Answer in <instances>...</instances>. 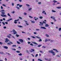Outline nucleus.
Listing matches in <instances>:
<instances>
[{
    "mask_svg": "<svg viewBox=\"0 0 61 61\" xmlns=\"http://www.w3.org/2000/svg\"><path fill=\"white\" fill-rule=\"evenodd\" d=\"M49 53L52 54L53 56L55 55H56V54H55V52H53V50H52L51 51H49Z\"/></svg>",
    "mask_w": 61,
    "mask_h": 61,
    "instance_id": "obj_1",
    "label": "nucleus"
},
{
    "mask_svg": "<svg viewBox=\"0 0 61 61\" xmlns=\"http://www.w3.org/2000/svg\"><path fill=\"white\" fill-rule=\"evenodd\" d=\"M8 41H9V40H8V39L7 38H6L5 41V43H7V42H8Z\"/></svg>",
    "mask_w": 61,
    "mask_h": 61,
    "instance_id": "obj_2",
    "label": "nucleus"
},
{
    "mask_svg": "<svg viewBox=\"0 0 61 61\" xmlns=\"http://www.w3.org/2000/svg\"><path fill=\"white\" fill-rule=\"evenodd\" d=\"M13 34H17V33H16V32L15 31V30H13Z\"/></svg>",
    "mask_w": 61,
    "mask_h": 61,
    "instance_id": "obj_3",
    "label": "nucleus"
},
{
    "mask_svg": "<svg viewBox=\"0 0 61 61\" xmlns=\"http://www.w3.org/2000/svg\"><path fill=\"white\" fill-rule=\"evenodd\" d=\"M19 41L21 43H22V42H24V41L23 39H20L19 40Z\"/></svg>",
    "mask_w": 61,
    "mask_h": 61,
    "instance_id": "obj_4",
    "label": "nucleus"
},
{
    "mask_svg": "<svg viewBox=\"0 0 61 61\" xmlns=\"http://www.w3.org/2000/svg\"><path fill=\"white\" fill-rule=\"evenodd\" d=\"M43 23H42L41 22H40V24H46V22H45V21H43Z\"/></svg>",
    "mask_w": 61,
    "mask_h": 61,
    "instance_id": "obj_5",
    "label": "nucleus"
},
{
    "mask_svg": "<svg viewBox=\"0 0 61 61\" xmlns=\"http://www.w3.org/2000/svg\"><path fill=\"white\" fill-rule=\"evenodd\" d=\"M1 16H2L3 17H6V15H1Z\"/></svg>",
    "mask_w": 61,
    "mask_h": 61,
    "instance_id": "obj_6",
    "label": "nucleus"
},
{
    "mask_svg": "<svg viewBox=\"0 0 61 61\" xmlns=\"http://www.w3.org/2000/svg\"><path fill=\"white\" fill-rule=\"evenodd\" d=\"M50 40L49 39H45V42H47V41H50Z\"/></svg>",
    "mask_w": 61,
    "mask_h": 61,
    "instance_id": "obj_7",
    "label": "nucleus"
},
{
    "mask_svg": "<svg viewBox=\"0 0 61 61\" xmlns=\"http://www.w3.org/2000/svg\"><path fill=\"white\" fill-rule=\"evenodd\" d=\"M44 14H45V15H46V13L45 12V11L44 10L42 12V14H44Z\"/></svg>",
    "mask_w": 61,
    "mask_h": 61,
    "instance_id": "obj_8",
    "label": "nucleus"
},
{
    "mask_svg": "<svg viewBox=\"0 0 61 61\" xmlns=\"http://www.w3.org/2000/svg\"><path fill=\"white\" fill-rule=\"evenodd\" d=\"M49 25H48V24H46L45 27H48L49 26Z\"/></svg>",
    "mask_w": 61,
    "mask_h": 61,
    "instance_id": "obj_9",
    "label": "nucleus"
},
{
    "mask_svg": "<svg viewBox=\"0 0 61 61\" xmlns=\"http://www.w3.org/2000/svg\"><path fill=\"white\" fill-rule=\"evenodd\" d=\"M4 48L5 49H8V47L7 46H4Z\"/></svg>",
    "mask_w": 61,
    "mask_h": 61,
    "instance_id": "obj_10",
    "label": "nucleus"
},
{
    "mask_svg": "<svg viewBox=\"0 0 61 61\" xmlns=\"http://www.w3.org/2000/svg\"><path fill=\"white\" fill-rule=\"evenodd\" d=\"M53 50H56V52L57 53H58V51H57V50L56 49H53Z\"/></svg>",
    "mask_w": 61,
    "mask_h": 61,
    "instance_id": "obj_11",
    "label": "nucleus"
},
{
    "mask_svg": "<svg viewBox=\"0 0 61 61\" xmlns=\"http://www.w3.org/2000/svg\"><path fill=\"white\" fill-rule=\"evenodd\" d=\"M16 52L17 53H20L21 52L20 51H16Z\"/></svg>",
    "mask_w": 61,
    "mask_h": 61,
    "instance_id": "obj_12",
    "label": "nucleus"
},
{
    "mask_svg": "<svg viewBox=\"0 0 61 61\" xmlns=\"http://www.w3.org/2000/svg\"><path fill=\"white\" fill-rule=\"evenodd\" d=\"M41 28H43V29H46V28L45 27H41Z\"/></svg>",
    "mask_w": 61,
    "mask_h": 61,
    "instance_id": "obj_13",
    "label": "nucleus"
},
{
    "mask_svg": "<svg viewBox=\"0 0 61 61\" xmlns=\"http://www.w3.org/2000/svg\"><path fill=\"white\" fill-rule=\"evenodd\" d=\"M53 2H54L55 3L57 2V1H56L55 0H53Z\"/></svg>",
    "mask_w": 61,
    "mask_h": 61,
    "instance_id": "obj_14",
    "label": "nucleus"
},
{
    "mask_svg": "<svg viewBox=\"0 0 61 61\" xmlns=\"http://www.w3.org/2000/svg\"><path fill=\"white\" fill-rule=\"evenodd\" d=\"M57 8H58V9H61V6H59V7H57Z\"/></svg>",
    "mask_w": 61,
    "mask_h": 61,
    "instance_id": "obj_15",
    "label": "nucleus"
},
{
    "mask_svg": "<svg viewBox=\"0 0 61 61\" xmlns=\"http://www.w3.org/2000/svg\"><path fill=\"white\" fill-rule=\"evenodd\" d=\"M53 19L54 20V22H56V20L55 18V17H54V18H53Z\"/></svg>",
    "mask_w": 61,
    "mask_h": 61,
    "instance_id": "obj_16",
    "label": "nucleus"
},
{
    "mask_svg": "<svg viewBox=\"0 0 61 61\" xmlns=\"http://www.w3.org/2000/svg\"><path fill=\"white\" fill-rule=\"evenodd\" d=\"M34 44H35L36 45H38V44H37V43L36 42H34L33 43Z\"/></svg>",
    "mask_w": 61,
    "mask_h": 61,
    "instance_id": "obj_17",
    "label": "nucleus"
},
{
    "mask_svg": "<svg viewBox=\"0 0 61 61\" xmlns=\"http://www.w3.org/2000/svg\"><path fill=\"white\" fill-rule=\"evenodd\" d=\"M19 19H18V20H15V22H16L17 21H19Z\"/></svg>",
    "mask_w": 61,
    "mask_h": 61,
    "instance_id": "obj_18",
    "label": "nucleus"
},
{
    "mask_svg": "<svg viewBox=\"0 0 61 61\" xmlns=\"http://www.w3.org/2000/svg\"><path fill=\"white\" fill-rule=\"evenodd\" d=\"M46 36L47 37H49V36L47 34H46Z\"/></svg>",
    "mask_w": 61,
    "mask_h": 61,
    "instance_id": "obj_19",
    "label": "nucleus"
},
{
    "mask_svg": "<svg viewBox=\"0 0 61 61\" xmlns=\"http://www.w3.org/2000/svg\"><path fill=\"white\" fill-rule=\"evenodd\" d=\"M17 44H20V42L18 41H17Z\"/></svg>",
    "mask_w": 61,
    "mask_h": 61,
    "instance_id": "obj_20",
    "label": "nucleus"
},
{
    "mask_svg": "<svg viewBox=\"0 0 61 61\" xmlns=\"http://www.w3.org/2000/svg\"><path fill=\"white\" fill-rule=\"evenodd\" d=\"M17 26H18V27H22L21 26H20V25H17Z\"/></svg>",
    "mask_w": 61,
    "mask_h": 61,
    "instance_id": "obj_21",
    "label": "nucleus"
},
{
    "mask_svg": "<svg viewBox=\"0 0 61 61\" xmlns=\"http://www.w3.org/2000/svg\"><path fill=\"white\" fill-rule=\"evenodd\" d=\"M36 37L37 38H38V39H40V38L38 36H36Z\"/></svg>",
    "mask_w": 61,
    "mask_h": 61,
    "instance_id": "obj_22",
    "label": "nucleus"
},
{
    "mask_svg": "<svg viewBox=\"0 0 61 61\" xmlns=\"http://www.w3.org/2000/svg\"><path fill=\"white\" fill-rule=\"evenodd\" d=\"M16 36L17 37H19V35L18 34H16Z\"/></svg>",
    "mask_w": 61,
    "mask_h": 61,
    "instance_id": "obj_23",
    "label": "nucleus"
},
{
    "mask_svg": "<svg viewBox=\"0 0 61 61\" xmlns=\"http://www.w3.org/2000/svg\"><path fill=\"white\" fill-rule=\"evenodd\" d=\"M18 55H19V56H22V53H20V54H18Z\"/></svg>",
    "mask_w": 61,
    "mask_h": 61,
    "instance_id": "obj_24",
    "label": "nucleus"
},
{
    "mask_svg": "<svg viewBox=\"0 0 61 61\" xmlns=\"http://www.w3.org/2000/svg\"><path fill=\"white\" fill-rule=\"evenodd\" d=\"M7 15L9 16H11V15H10V14H9V13H8Z\"/></svg>",
    "mask_w": 61,
    "mask_h": 61,
    "instance_id": "obj_25",
    "label": "nucleus"
},
{
    "mask_svg": "<svg viewBox=\"0 0 61 61\" xmlns=\"http://www.w3.org/2000/svg\"><path fill=\"white\" fill-rule=\"evenodd\" d=\"M40 19H42V18H43V17H42V16H40Z\"/></svg>",
    "mask_w": 61,
    "mask_h": 61,
    "instance_id": "obj_26",
    "label": "nucleus"
},
{
    "mask_svg": "<svg viewBox=\"0 0 61 61\" xmlns=\"http://www.w3.org/2000/svg\"><path fill=\"white\" fill-rule=\"evenodd\" d=\"M31 50L33 51V52L35 51V50L33 49H31Z\"/></svg>",
    "mask_w": 61,
    "mask_h": 61,
    "instance_id": "obj_27",
    "label": "nucleus"
},
{
    "mask_svg": "<svg viewBox=\"0 0 61 61\" xmlns=\"http://www.w3.org/2000/svg\"><path fill=\"white\" fill-rule=\"evenodd\" d=\"M2 23L3 24V25H5V22H2Z\"/></svg>",
    "mask_w": 61,
    "mask_h": 61,
    "instance_id": "obj_28",
    "label": "nucleus"
},
{
    "mask_svg": "<svg viewBox=\"0 0 61 61\" xmlns=\"http://www.w3.org/2000/svg\"><path fill=\"white\" fill-rule=\"evenodd\" d=\"M12 46L13 47H15L16 46L15 45H13Z\"/></svg>",
    "mask_w": 61,
    "mask_h": 61,
    "instance_id": "obj_29",
    "label": "nucleus"
},
{
    "mask_svg": "<svg viewBox=\"0 0 61 61\" xmlns=\"http://www.w3.org/2000/svg\"><path fill=\"white\" fill-rule=\"evenodd\" d=\"M41 45H39L38 46V47H40V46H41Z\"/></svg>",
    "mask_w": 61,
    "mask_h": 61,
    "instance_id": "obj_30",
    "label": "nucleus"
},
{
    "mask_svg": "<svg viewBox=\"0 0 61 61\" xmlns=\"http://www.w3.org/2000/svg\"><path fill=\"white\" fill-rule=\"evenodd\" d=\"M52 12H56V11L54 10H52Z\"/></svg>",
    "mask_w": 61,
    "mask_h": 61,
    "instance_id": "obj_31",
    "label": "nucleus"
},
{
    "mask_svg": "<svg viewBox=\"0 0 61 61\" xmlns=\"http://www.w3.org/2000/svg\"><path fill=\"white\" fill-rule=\"evenodd\" d=\"M31 37L32 38H36V37H34V36H31Z\"/></svg>",
    "mask_w": 61,
    "mask_h": 61,
    "instance_id": "obj_32",
    "label": "nucleus"
},
{
    "mask_svg": "<svg viewBox=\"0 0 61 61\" xmlns=\"http://www.w3.org/2000/svg\"><path fill=\"white\" fill-rule=\"evenodd\" d=\"M31 9H32V8H29V11H30V10H31Z\"/></svg>",
    "mask_w": 61,
    "mask_h": 61,
    "instance_id": "obj_33",
    "label": "nucleus"
},
{
    "mask_svg": "<svg viewBox=\"0 0 61 61\" xmlns=\"http://www.w3.org/2000/svg\"><path fill=\"white\" fill-rule=\"evenodd\" d=\"M19 6L20 7H22V6H23V5H19Z\"/></svg>",
    "mask_w": 61,
    "mask_h": 61,
    "instance_id": "obj_34",
    "label": "nucleus"
},
{
    "mask_svg": "<svg viewBox=\"0 0 61 61\" xmlns=\"http://www.w3.org/2000/svg\"><path fill=\"white\" fill-rule=\"evenodd\" d=\"M40 53H43L42 51H40Z\"/></svg>",
    "mask_w": 61,
    "mask_h": 61,
    "instance_id": "obj_35",
    "label": "nucleus"
},
{
    "mask_svg": "<svg viewBox=\"0 0 61 61\" xmlns=\"http://www.w3.org/2000/svg\"><path fill=\"white\" fill-rule=\"evenodd\" d=\"M39 41V42H41V41H42V40L41 39H40Z\"/></svg>",
    "mask_w": 61,
    "mask_h": 61,
    "instance_id": "obj_36",
    "label": "nucleus"
},
{
    "mask_svg": "<svg viewBox=\"0 0 61 61\" xmlns=\"http://www.w3.org/2000/svg\"><path fill=\"white\" fill-rule=\"evenodd\" d=\"M42 47V48H46V47L45 46H43Z\"/></svg>",
    "mask_w": 61,
    "mask_h": 61,
    "instance_id": "obj_37",
    "label": "nucleus"
},
{
    "mask_svg": "<svg viewBox=\"0 0 61 61\" xmlns=\"http://www.w3.org/2000/svg\"><path fill=\"white\" fill-rule=\"evenodd\" d=\"M3 28L4 29H5V28H6V27L5 26Z\"/></svg>",
    "mask_w": 61,
    "mask_h": 61,
    "instance_id": "obj_38",
    "label": "nucleus"
},
{
    "mask_svg": "<svg viewBox=\"0 0 61 61\" xmlns=\"http://www.w3.org/2000/svg\"><path fill=\"white\" fill-rule=\"evenodd\" d=\"M31 22L32 23H35V21H32Z\"/></svg>",
    "mask_w": 61,
    "mask_h": 61,
    "instance_id": "obj_39",
    "label": "nucleus"
},
{
    "mask_svg": "<svg viewBox=\"0 0 61 61\" xmlns=\"http://www.w3.org/2000/svg\"><path fill=\"white\" fill-rule=\"evenodd\" d=\"M24 15H27V14L25 12L24 13Z\"/></svg>",
    "mask_w": 61,
    "mask_h": 61,
    "instance_id": "obj_40",
    "label": "nucleus"
},
{
    "mask_svg": "<svg viewBox=\"0 0 61 61\" xmlns=\"http://www.w3.org/2000/svg\"><path fill=\"white\" fill-rule=\"evenodd\" d=\"M61 28H60L59 29V31H61Z\"/></svg>",
    "mask_w": 61,
    "mask_h": 61,
    "instance_id": "obj_41",
    "label": "nucleus"
},
{
    "mask_svg": "<svg viewBox=\"0 0 61 61\" xmlns=\"http://www.w3.org/2000/svg\"><path fill=\"white\" fill-rule=\"evenodd\" d=\"M30 45H31V46H34V45H33V44L32 43H31Z\"/></svg>",
    "mask_w": 61,
    "mask_h": 61,
    "instance_id": "obj_42",
    "label": "nucleus"
},
{
    "mask_svg": "<svg viewBox=\"0 0 61 61\" xmlns=\"http://www.w3.org/2000/svg\"><path fill=\"white\" fill-rule=\"evenodd\" d=\"M7 44L8 45H10L11 44H10V43H7Z\"/></svg>",
    "mask_w": 61,
    "mask_h": 61,
    "instance_id": "obj_43",
    "label": "nucleus"
},
{
    "mask_svg": "<svg viewBox=\"0 0 61 61\" xmlns=\"http://www.w3.org/2000/svg\"><path fill=\"white\" fill-rule=\"evenodd\" d=\"M1 13L2 14H5V12H1Z\"/></svg>",
    "mask_w": 61,
    "mask_h": 61,
    "instance_id": "obj_44",
    "label": "nucleus"
},
{
    "mask_svg": "<svg viewBox=\"0 0 61 61\" xmlns=\"http://www.w3.org/2000/svg\"><path fill=\"white\" fill-rule=\"evenodd\" d=\"M29 17H30V18H33V17L31 16H29Z\"/></svg>",
    "mask_w": 61,
    "mask_h": 61,
    "instance_id": "obj_45",
    "label": "nucleus"
},
{
    "mask_svg": "<svg viewBox=\"0 0 61 61\" xmlns=\"http://www.w3.org/2000/svg\"><path fill=\"white\" fill-rule=\"evenodd\" d=\"M2 5H3V6H5V7H6V6L5 5V4H2Z\"/></svg>",
    "mask_w": 61,
    "mask_h": 61,
    "instance_id": "obj_46",
    "label": "nucleus"
},
{
    "mask_svg": "<svg viewBox=\"0 0 61 61\" xmlns=\"http://www.w3.org/2000/svg\"><path fill=\"white\" fill-rule=\"evenodd\" d=\"M10 21V19L9 20H7V22H9Z\"/></svg>",
    "mask_w": 61,
    "mask_h": 61,
    "instance_id": "obj_47",
    "label": "nucleus"
},
{
    "mask_svg": "<svg viewBox=\"0 0 61 61\" xmlns=\"http://www.w3.org/2000/svg\"><path fill=\"white\" fill-rule=\"evenodd\" d=\"M26 5H27V6H30L28 4H26Z\"/></svg>",
    "mask_w": 61,
    "mask_h": 61,
    "instance_id": "obj_48",
    "label": "nucleus"
},
{
    "mask_svg": "<svg viewBox=\"0 0 61 61\" xmlns=\"http://www.w3.org/2000/svg\"><path fill=\"white\" fill-rule=\"evenodd\" d=\"M38 56V54H37L36 55V56H35V57L37 56Z\"/></svg>",
    "mask_w": 61,
    "mask_h": 61,
    "instance_id": "obj_49",
    "label": "nucleus"
},
{
    "mask_svg": "<svg viewBox=\"0 0 61 61\" xmlns=\"http://www.w3.org/2000/svg\"><path fill=\"white\" fill-rule=\"evenodd\" d=\"M14 23H15V24H17V22H16V21H14Z\"/></svg>",
    "mask_w": 61,
    "mask_h": 61,
    "instance_id": "obj_50",
    "label": "nucleus"
},
{
    "mask_svg": "<svg viewBox=\"0 0 61 61\" xmlns=\"http://www.w3.org/2000/svg\"><path fill=\"white\" fill-rule=\"evenodd\" d=\"M30 42H28V44H30Z\"/></svg>",
    "mask_w": 61,
    "mask_h": 61,
    "instance_id": "obj_51",
    "label": "nucleus"
},
{
    "mask_svg": "<svg viewBox=\"0 0 61 61\" xmlns=\"http://www.w3.org/2000/svg\"><path fill=\"white\" fill-rule=\"evenodd\" d=\"M12 13H13V14H14V13H15V11H14L12 12Z\"/></svg>",
    "mask_w": 61,
    "mask_h": 61,
    "instance_id": "obj_52",
    "label": "nucleus"
},
{
    "mask_svg": "<svg viewBox=\"0 0 61 61\" xmlns=\"http://www.w3.org/2000/svg\"><path fill=\"white\" fill-rule=\"evenodd\" d=\"M19 18H20V19H22V18L20 17H19Z\"/></svg>",
    "mask_w": 61,
    "mask_h": 61,
    "instance_id": "obj_53",
    "label": "nucleus"
},
{
    "mask_svg": "<svg viewBox=\"0 0 61 61\" xmlns=\"http://www.w3.org/2000/svg\"><path fill=\"white\" fill-rule=\"evenodd\" d=\"M1 11L2 12H4L5 11V10H1Z\"/></svg>",
    "mask_w": 61,
    "mask_h": 61,
    "instance_id": "obj_54",
    "label": "nucleus"
},
{
    "mask_svg": "<svg viewBox=\"0 0 61 61\" xmlns=\"http://www.w3.org/2000/svg\"><path fill=\"white\" fill-rule=\"evenodd\" d=\"M49 60V61H51V58H50V59Z\"/></svg>",
    "mask_w": 61,
    "mask_h": 61,
    "instance_id": "obj_55",
    "label": "nucleus"
},
{
    "mask_svg": "<svg viewBox=\"0 0 61 61\" xmlns=\"http://www.w3.org/2000/svg\"><path fill=\"white\" fill-rule=\"evenodd\" d=\"M5 24H8V22H5Z\"/></svg>",
    "mask_w": 61,
    "mask_h": 61,
    "instance_id": "obj_56",
    "label": "nucleus"
},
{
    "mask_svg": "<svg viewBox=\"0 0 61 61\" xmlns=\"http://www.w3.org/2000/svg\"><path fill=\"white\" fill-rule=\"evenodd\" d=\"M4 52H1V53L0 54H4Z\"/></svg>",
    "mask_w": 61,
    "mask_h": 61,
    "instance_id": "obj_57",
    "label": "nucleus"
},
{
    "mask_svg": "<svg viewBox=\"0 0 61 61\" xmlns=\"http://www.w3.org/2000/svg\"><path fill=\"white\" fill-rule=\"evenodd\" d=\"M0 44H1V45H2V44H3V43L1 42H0Z\"/></svg>",
    "mask_w": 61,
    "mask_h": 61,
    "instance_id": "obj_58",
    "label": "nucleus"
},
{
    "mask_svg": "<svg viewBox=\"0 0 61 61\" xmlns=\"http://www.w3.org/2000/svg\"><path fill=\"white\" fill-rule=\"evenodd\" d=\"M20 5V4H17V6H18V5Z\"/></svg>",
    "mask_w": 61,
    "mask_h": 61,
    "instance_id": "obj_59",
    "label": "nucleus"
},
{
    "mask_svg": "<svg viewBox=\"0 0 61 61\" xmlns=\"http://www.w3.org/2000/svg\"><path fill=\"white\" fill-rule=\"evenodd\" d=\"M1 9H3V6H1Z\"/></svg>",
    "mask_w": 61,
    "mask_h": 61,
    "instance_id": "obj_60",
    "label": "nucleus"
},
{
    "mask_svg": "<svg viewBox=\"0 0 61 61\" xmlns=\"http://www.w3.org/2000/svg\"><path fill=\"white\" fill-rule=\"evenodd\" d=\"M3 20H4V21H5V18H3Z\"/></svg>",
    "mask_w": 61,
    "mask_h": 61,
    "instance_id": "obj_61",
    "label": "nucleus"
},
{
    "mask_svg": "<svg viewBox=\"0 0 61 61\" xmlns=\"http://www.w3.org/2000/svg\"><path fill=\"white\" fill-rule=\"evenodd\" d=\"M38 61H40L41 60V59H38Z\"/></svg>",
    "mask_w": 61,
    "mask_h": 61,
    "instance_id": "obj_62",
    "label": "nucleus"
},
{
    "mask_svg": "<svg viewBox=\"0 0 61 61\" xmlns=\"http://www.w3.org/2000/svg\"><path fill=\"white\" fill-rule=\"evenodd\" d=\"M16 8H17L18 9H19V8L18 7H16Z\"/></svg>",
    "mask_w": 61,
    "mask_h": 61,
    "instance_id": "obj_63",
    "label": "nucleus"
},
{
    "mask_svg": "<svg viewBox=\"0 0 61 61\" xmlns=\"http://www.w3.org/2000/svg\"><path fill=\"white\" fill-rule=\"evenodd\" d=\"M34 34H36V32H34Z\"/></svg>",
    "mask_w": 61,
    "mask_h": 61,
    "instance_id": "obj_64",
    "label": "nucleus"
}]
</instances>
